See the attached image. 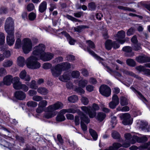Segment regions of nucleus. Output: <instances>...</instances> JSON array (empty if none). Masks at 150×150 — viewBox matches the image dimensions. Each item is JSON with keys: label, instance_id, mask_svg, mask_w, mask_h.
<instances>
[{"label": "nucleus", "instance_id": "nucleus-26", "mask_svg": "<svg viewBox=\"0 0 150 150\" xmlns=\"http://www.w3.org/2000/svg\"><path fill=\"white\" fill-rule=\"evenodd\" d=\"M17 63L19 66L21 67H23L25 63V60L24 58L22 57H19L17 59Z\"/></svg>", "mask_w": 150, "mask_h": 150}, {"label": "nucleus", "instance_id": "nucleus-39", "mask_svg": "<svg viewBox=\"0 0 150 150\" xmlns=\"http://www.w3.org/2000/svg\"><path fill=\"white\" fill-rule=\"evenodd\" d=\"M112 136L113 138L115 139H119L120 140V134L116 131H113L112 133Z\"/></svg>", "mask_w": 150, "mask_h": 150}, {"label": "nucleus", "instance_id": "nucleus-53", "mask_svg": "<svg viewBox=\"0 0 150 150\" xmlns=\"http://www.w3.org/2000/svg\"><path fill=\"white\" fill-rule=\"evenodd\" d=\"M33 100L36 101H40L42 100V97L40 96L35 95L33 96L32 98Z\"/></svg>", "mask_w": 150, "mask_h": 150}, {"label": "nucleus", "instance_id": "nucleus-61", "mask_svg": "<svg viewBox=\"0 0 150 150\" xmlns=\"http://www.w3.org/2000/svg\"><path fill=\"white\" fill-rule=\"evenodd\" d=\"M82 103L84 105H86L88 104L89 102L88 99L85 97H83L81 99Z\"/></svg>", "mask_w": 150, "mask_h": 150}, {"label": "nucleus", "instance_id": "nucleus-54", "mask_svg": "<svg viewBox=\"0 0 150 150\" xmlns=\"http://www.w3.org/2000/svg\"><path fill=\"white\" fill-rule=\"evenodd\" d=\"M72 107V108L68 109V113H75L77 112L76 107L75 105H73Z\"/></svg>", "mask_w": 150, "mask_h": 150}, {"label": "nucleus", "instance_id": "nucleus-34", "mask_svg": "<svg viewBox=\"0 0 150 150\" xmlns=\"http://www.w3.org/2000/svg\"><path fill=\"white\" fill-rule=\"evenodd\" d=\"M88 83V81L86 79H82L79 82V86L81 88H84Z\"/></svg>", "mask_w": 150, "mask_h": 150}, {"label": "nucleus", "instance_id": "nucleus-7", "mask_svg": "<svg viewBox=\"0 0 150 150\" xmlns=\"http://www.w3.org/2000/svg\"><path fill=\"white\" fill-rule=\"evenodd\" d=\"M80 115L81 116V128L83 131L87 130V128L86 126L84 124L83 122L88 124L90 122V120L88 117L83 114L82 112H80Z\"/></svg>", "mask_w": 150, "mask_h": 150}, {"label": "nucleus", "instance_id": "nucleus-44", "mask_svg": "<svg viewBox=\"0 0 150 150\" xmlns=\"http://www.w3.org/2000/svg\"><path fill=\"white\" fill-rule=\"evenodd\" d=\"M47 111L48 112H54V114H55L54 111L56 110L55 108L53 105H50L48 106L47 108Z\"/></svg>", "mask_w": 150, "mask_h": 150}, {"label": "nucleus", "instance_id": "nucleus-32", "mask_svg": "<svg viewBox=\"0 0 150 150\" xmlns=\"http://www.w3.org/2000/svg\"><path fill=\"white\" fill-rule=\"evenodd\" d=\"M120 104L122 106L126 105L128 104L127 99L125 97L121 96L120 98Z\"/></svg>", "mask_w": 150, "mask_h": 150}, {"label": "nucleus", "instance_id": "nucleus-13", "mask_svg": "<svg viewBox=\"0 0 150 150\" xmlns=\"http://www.w3.org/2000/svg\"><path fill=\"white\" fill-rule=\"evenodd\" d=\"M50 70L52 75L55 77L58 76L62 73L57 65L52 67Z\"/></svg>", "mask_w": 150, "mask_h": 150}, {"label": "nucleus", "instance_id": "nucleus-11", "mask_svg": "<svg viewBox=\"0 0 150 150\" xmlns=\"http://www.w3.org/2000/svg\"><path fill=\"white\" fill-rule=\"evenodd\" d=\"M125 36V33L123 30L119 31L115 36L116 40L122 44L124 43L125 41V40L122 39L124 38Z\"/></svg>", "mask_w": 150, "mask_h": 150}, {"label": "nucleus", "instance_id": "nucleus-29", "mask_svg": "<svg viewBox=\"0 0 150 150\" xmlns=\"http://www.w3.org/2000/svg\"><path fill=\"white\" fill-rule=\"evenodd\" d=\"M4 29L8 35L9 34V18H8L6 20L4 25Z\"/></svg>", "mask_w": 150, "mask_h": 150}, {"label": "nucleus", "instance_id": "nucleus-40", "mask_svg": "<svg viewBox=\"0 0 150 150\" xmlns=\"http://www.w3.org/2000/svg\"><path fill=\"white\" fill-rule=\"evenodd\" d=\"M38 105V103L34 101H31L28 102L27 103V105L28 107L31 108L36 107Z\"/></svg>", "mask_w": 150, "mask_h": 150}, {"label": "nucleus", "instance_id": "nucleus-8", "mask_svg": "<svg viewBox=\"0 0 150 150\" xmlns=\"http://www.w3.org/2000/svg\"><path fill=\"white\" fill-rule=\"evenodd\" d=\"M99 91L102 95L106 97L110 96L111 93V90L108 86L103 85L99 88Z\"/></svg>", "mask_w": 150, "mask_h": 150}, {"label": "nucleus", "instance_id": "nucleus-1", "mask_svg": "<svg viewBox=\"0 0 150 150\" xmlns=\"http://www.w3.org/2000/svg\"><path fill=\"white\" fill-rule=\"evenodd\" d=\"M39 57L32 55L26 60L27 67L31 69H36L39 68L41 66L40 64L37 61Z\"/></svg>", "mask_w": 150, "mask_h": 150}, {"label": "nucleus", "instance_id": "nucleus-51", "mask_svg": "<svg viewBox=\"0 0 150 150\" xmlns=\"http://www.w3.org/2000/svg\"><path fill=\"white\" fill-rule=\"evenodd\" d=\"M80 73L79 71H74L72 72L71 75L74 78H78L80 76Z\"/></svg>", "mask_w": 150, "mask_h": 150}, {"label": "nucleus", "instance_id": "nucleus-27", "mask_svg": "<svg viewBox=\"0 0 150 150\" xmlns=\"http://www.w3.org/2000/svg\"><path fill=\"white\" fill-rule=\"evenodd\" d=\"M105 47L108 50H110L113 47V42L110 40H108L105 42Z\"/></svg>", "mask_w": 150, "mask_h": 150}, {"label": "nucleus", "instance_id": "nucleus-46", "mask_svg": "<svg viewBox=\"0 0 150 150\" xmlns=\"http://www.w3.org/2000/svg\"><path fill=\"white\" fill-rule=\"evenodd\" d=\"M56 119L57 121L60 122L64 121L65 118L64 115L59 113L57 116Z\"/></svg>", "mask_w": 150, "mask_h": 150}, {"label": "nucleus", "instance_id": "nucleus-35", "mask_svg": "<svg viewBox=\"0 0 150 150\" xmlns=\"http://www.w3.org/2000/svg\"><path fill=\"white\" fill-rule=\"evenodd\" d=\"M117 8L119 9L125 11H128L133 12H135L136 11L134 9L128 7L122 6H117Z\"/></svg>", "mask_w": 150, "mask_h": 150}, {"label": "nucleus", "instance_id": "nucleus-10", "mask_svg": "<svg viewBox=\"0 0 150 150\" xmlns=\"http://www.w3.org/2000/svg\"><path fill=\"white\" fill-rule=\"evenodd\" d=\"M103 65H104L105 67V69L108 72L113 76L116 79L120 81V79L122 77V76L120 73L118 71L113 70L108 66H105L103 64Z\"/></svg>", "mask_w": 150, "mask_h": 150}, {"label": "nucleus", "instance_id": "nucleus-41", "mask_svg": "<svg viewBox=\"0 0 150 150\" xmlns=\"http://www.w3.org/2000/svg\"><path fill=\"white\" fill-rule=\"evenodd\" d=\"M88 6L89 10L92 11H94L96 7L95 3L93 2L88 3Z\"/></svg>", "mask_w": 150, "mask_h": 150}, {"label": "nucleus", "instance_id": "nucleus-15", "mask_svg": "<svg viewBox=\"0 0 150 150\" xmlns=\"http://www.w3.org/2000/svg\"><path fill=\"white\" fill-rule=\"evenodd\" d=\"M62 72L69 69L71 67L70 64L68 62H63L57 64Z\"/></svg>", "mask_w": 150, "mask_h": 150}, {"label": "nucleus", "instance_id": "nucleus-22", "mask_svg": "<svg viewBox=\"0 0 150 150\" xmlns=\"http://www.w3.org/2000/svg\"><path fill=\"white\" fill-rule=\"evenodd\" d=\"M121 71H122L124 74L126 75H129L133 76L136 78L137 79L139 80H141L142 78L141 77L139 76L138 75H136L134 73L131 71H128L123 69H120Z\"/></svg>", "mask_w": 150, "mask_h": 150}, {"label": "nucleus", "instance_id": "nucleus-5", "mask_svg": "<svg viewBox=\"0 0 150 150\" xmlns=\"http://www.w3.org/2000/svg\"><path fill=\"white\" fill-rule=\"evenodd\" d=\"M45 50V46L43 44H40L38 46L35 47V50L33 52L32 55L39 57L44 54Z\"/></svg>", "mask_w": 150, "mask_h": 150}, {"label": "nucleus", "instance_id": "nucleus-2", "mask_svg": "<svg viewBox=\"0 0 150 150\" xmlns=\"http://www.w3.org/2000/svg\"><path fill=\"white\" fill-rule=\"evenodd\" d=\"M81 108L84 112L88 114L89 117L91 118H93L96 116V111L98 110L99 109L98 105L95 103L93 104L92 108L90 106H82Z\"/></svg>", "mask_w": 150, "mask_h": 150}, {"label": "nucleus", "instance_id": "nucleus-12", "mask_svg": "<svg viewBox=\"0 0 150 150\" xmlns=\"http://www.w3.org/2000/svg\"><path fill=\"white\" fill-rule=\"evenodd\" d=\"M12 78V77L10 75V81L11 79V82L13 84V88L16 90L21 89L22 84L19 81V78L17 77L11 79Z\"/></svg>", "mask_w": 150, "mask_h": 150}, {"label": "nucleus", "instance_id": "nucleus-19", "mask_svg": "<svg viewBox=\"0 0 150 150\" xmlns=\"http://www.w3.org/2000/svg\"><path fill=\"white\" fill-rule=\"evenodd\" d=\"M71 74L68 72L64 73L63 74L59 77V79L61 81L67 82L70 79Z\"/></svg>", "mask_w": 150, "mask_h": 150}, {"label": "nucleus", "instance_id": "nucleus-49", "mask_svg": "<svg viewBox=\"0 0 150 150\" xmlns=\"http://www.w3.org/2000/svg\"><path fill=\"white\" fill-rule=\"evenodd\" d=\"M140 45V44L138 43L134 44L132 46L133 50L135 51H138L142 49Z\"/></svg>", "mask_w": 150, "mask_h": 150}, {"label": "nucleus", "instance_id": "nucleus-37", "mask_svg": "<svg viewBox=\"0 0 150 150\" xmlns=\"http://www.w3.org/2000/svg\"><path fill=\"white\" fill-rule=\"evenodd\" d=\"M87 28H88L87 26L83 25H81L78 26L77 27H75L74 29L75 31L80 33L83 31V29Z\"/></svg>", "mask_w": 150, "mask_h": 150}, {"label": "nucleus", "instance_id": "nucleus-28", "mask_svg": "<svg viewBox=\"0 0 150 150\" xmlns=\"http://www.w3.org/2000/svg\"><path fill=\"white\" fill-rule=\"evenodd\" d=\"M106 117V115L103 112H100L98 113L97 116V119L100 122L102 121Z\"/></svg>", "mask_w": 150, "mask_h": 150}, {"label": "nucleus", "instance_id": "nucleus-45", "mask_svg": "<svg viewBox=\"0 0 150 150\" xmlns=\"http://www.w3.org/2000/svg\"><path fill=\"white\" fill-rule=\"evenodd\" d=\"M54 106L55 109L56 110L59 109V108H62L63 106V104L61 102H58L56 103L53 104Z\"/></svg>", "mask_w": 150, "mask_h": 150}, {"label": "nucleus", "instance_id": "nucleus-9", "mask_svg": "<svg viewBox=\"0 0 150 150\" xmlns=\"http://www.w3.org/2000/svg\"><path fill=\"white\" fill-rule=\"evenodd\" d=\"M123 120V124L125 125H131L132 122V119L130 115L128 113L122 114L120 116Z\"/></svg>", "mask_w": 150, "mask_h": 150}, {"label": "nucleus", "instance_id": "nucleus-31", "mask_svg": "<svg viewBox=\"0 0 150 150\" xmlns=\"http://www.w3.org/2000/svg\"><path fill=\"white\" fill-rule=\"evenodd\" d=\"M131 88L134 91L137 93L138 97L140 98V99H141L143 101H145L146 102L147 101V100L142 95L140 92L137 91L135 88Z\"/></svg>", "mask_w": 150, "mask_h": 150}, {"label": "nucleus", "instance_id": "nucleus-18", "mask_svg": "<svg viewBox=\"0 0 150 150\" xmlns=\"http://www.w3.org/2000/svg\"><path fill=\"white\" fill-rule=\"evenodd\" d=\"M14 96L17 99L22 100L25 99L26 97L25 93L22 91H17L14 93Z\"/></svg>", "mask_w": 150, "mask_h": 150}, {"label": "nucleus", "instance_id": "nucleus-14", "mask_svg": "<svg viewBox=\"0 0 150 150\" xmlns=\"http://www.w3.org/2000/svg\"><path fill=\"white\" fill-rule=\"evenodd\" d=\"M54 56V54L50 53H45L39 57L40 59L44 61H47L51 60Z\"/></svg>", "mask_w": 150, "mask_h": 150}, {"label": "nucleus", "instance_id": "nucleus-56", "mask_svg": "<svg viewBox=\"0 0 150 150\" xmlns=\"http://www.w3.org/2000/svg\"><path fill=\"white\" fill-rule=\"evenodd\" d=\"M66 17L68 19L73 21L75 22L80 21V20L69 15H67Z\"/></svg>", "mask_w": 150, "mask_h": 150}, {"label": "nucleus", "instance_id": "nucleus-59", "mask_svg": "<svg viewBox=\"0 0 150 150\" xmlns=\"http://www.w3.org/2000/svg\"><path fill=\"white\" fill-rule=\"evenodd\" d=\"M112 101L116 103H117V104H119V98L117 95L115 94L114 95L112 96Z\"/></svg>", "mask_w": 150, "mask_h": 150}, {"label": "nucleus", "instance_id": "nucleus-60", "mask_svg": "<svg viewBox=\"0 0 150 150\" xmlns=\"http://www.w3.org/2000/svg\"><path fill=\"white\" fill-rule=\"evenodd\" d=\"M135 31V29L134 28H131L128 30L127 32V35L128 36H130L133 34Z\"/></svg>", "mask_w": 150, "mask_h": 150}, {"label": "nucleus", "instance_id": "nucleus-58", "mask_svg": "<svg viewBox=\"0 0 150 150\" xmlns=\"http://www.w3.org/2000/svg\"><path fill=\"white\" fill-rule=\"evenodd\" d=\"M28 17L30 20L33 21L35 18L36 15L33 12H31L29 14Z\"/></svg>", "mask_w": 150, "mask_h": 150}, {"label": "nucleus", "instance_id": "nucleus-47", "mask_svg": "<svg viewBox=\"0 0 150 150\" xmlns=\"http://www.w3.org/2000/svg\"><path fill=\"white\" fill-rule=\"evenodd\" d=\"M8 12V9L5 7H1L0 8V14H6Z\"/></svg>", "mask_w": 150, "mask_h": 150}, {"label": "nucleus", "instance_id": "nucleus-57", "mask_svg": "<svg viewBox=\"0 0 150 150\" xmlns=\"http://www.w3.org/2000/svg\"><path fill=\"white\" fill-rule=\"evenodd\" d=\"M138 137L137 136H134L132 138V139L129 140V143L133 144L135 143L136 142H138Z\"/></svg>", "mask_w": 150, "mask_h": 150}, {"label": "nucleus", "instance_id": "nucleus-23", "mask_svg": "<svg viewBox=\"0 0 150 150\" xmlns=\"http://www.w3.org/2000/svg\"><path fill=\"white\" fill-rule=\"evenodd\" d=\"M27 73L25 70L22 71L20 74V77L22 79H24L25 81H29L31 78L28 75H27Z\"/></svg>", "mask_w": 150, "mask_h": 150}, {"label": "nucleus", "instance_id": "nucleus-42", "mask_svg": "<svg viewBox=\"0 0 150 150\" xmlns=\"http://www.w3.org/2000/svg\"><path fill=\"white\" fill-rule=\"evenodd\" d=\"M29 86L30 88L32 89H36L38 88V86L36 85V82L33 80L30 83Z\"/></svg>", "mask_w": 150, "mask_h": 150}, {"label": "nucleus", "instance_id": "nucleus-3", "mask_svg": "<svg viewBox=\"0 0 150 150\" xmlns=\"http://www.w3.org/2000/svg\"><path fill=\"white\" fill-rule=\"evenodd\" d=\"M86 42L88 47L87 48L88 52L91 55L93 56L97 60L99 61L100 63H101L103 65V63L102 62V61L104 60L103 59L98 56L93 51L89 49V48H91L93 49L95 48V45L93 42L91 40H87L86 41Z\"/></svg>", "mask_w": 150, "mask_h": 150}, {"label": "nucleus", "instance_id": "nucleus-6", "mask_svg": "<svg viewBox=\"0 0 150 150\" xmlns=\"http://www.w3.org/2000/svg\"><path fill=\"white\" fill-rule=\"evenodd\" d=\"M14 22L13 20L10 17V46L12 45L15 42L14 35Z\"/></svg>", "mask_w": 150, "mask_h": 150}, {"label": "nucleus", "instance_id": "nucleus-62", "mask_svg": "<svg viewBox=\"0 0 150 150\" xmlns=\"http://www.w3.org/2000/svg\"><path fill=\"white\" fill-rule=\"evenodd\" d=\"M51 64L49 63H46L44 64L42 67L43 69H47L52 67Z\"/></svg>", "mask_w": 150, "mask_h": 150}, {"label": "nucleus", "instance_id": "nucleus-36", "mask_svg": "<svg viewBox=\"0 0 150 150\" xmlns=\"http://www.w3.org/2000/svg\"><path fill=\"white\" fill-rule=\"evenodd\" d=\"M55 115L54 112H48L45 113L43 115V117L46 119H49L54 117Z\"/></svg>", "mask_w": 150, "mask_h": 150}, {"label": "nucleus", "instance_id": "nucleus-25", "mask_svg": "<svg viewBox=\"0 0 150 150\" xmlns=\"http://www.w3.org/2000/svg\"><path fill=\"white\" fill-rule=\"evenodd\" d=\"M37 91L38 93L43 95H45L48 93V90L44 87H39L37 88Z\"/></svg>", "mask_w": 150, "mask_h": 150}, {"label": "nucleus", "instance_id": "nucleus-48", "mask_svg": "<svg viewBox=\"0 0 150 150\" xmlns=\"http://www.w3.org/2000/svg\"><path fill=\"white\" fill-rule=\"evenodd\" d=\"M3 83L6 85H8L9 84V76H6L3 79Z\"/></svg>", "mask_w": 150, "mask_h": 150}, {"label": "nucleus", "instance_id": "nucleus-55", "mask_svg": "<svg viewBox=\"0 0 150 150\" xmlns=\"http://www.w3.org/2000/svg\"><path fill=\"white\" fill-rule=\"evenodd\" d=\"M63 58L61 56L59 57L56 58L53 61V62L54 63H57L63 61Z\"/></svg>", "mask_w": 150, "mask_h": 150}, {"label": "nucleus", "instance_id": "nucleus-17", "mask_svg": "<svg viewBox=\"0 0 150 150\" xmlns=\"http://www.w3.org/2000/svg\"><path fill=\"white\" fill-rule=\"evenodd\" d=\"M136 59L137 62L141 63L150 62V58L145 55L137 57Z\"/></svg>", "mask_w": 150, "mask_h": 150}, {"label": "nucleus", "instance_id": "nucleus-4", "mask_svg": "<svg viewBox=\"0 0 150 150\" xmlns=\"http://www.w3.org/2000/svg\"><path fill=\"white\" fill-rule=\"evenodd\" d=\"M32 43L30 39L25 38L24 39L22 43V48L25 54H28L30 51L32 50Z\"/></svg>", "mask_w": 150, "mask_h": 150}, {"label": "nucleus", "instance_id": "nucleus-30", "mask_svg": "<svg viewBox=\"0 0 150 150\" xmlns=\"http://www.w3.org/2000/svg\"><path fill=\"white\" fill-rule=\"evenodd\" d=\"M89 132L93 140L95 141L97 140L98 135L96 131L91 129H89Z\"/></svg>", "mask_w": 150, "mask_h": 150}, {"label": "nucleus", "instance_id": "nucleus-24", "mask_svg": "<svg viewBox=\"0 0 150 150\" xmlns=\"http://www.w3.org/2000/svg\"><path fill=\"white\" fill-rule=\"evenodd\" d=\"M122 146V145L118 143H115L113 144L112 146H110L109 148L104 150H115L117 149Z\"/></svg>", "mask_w": 150, "mask_h": 150}, {"label": "nucleus", "instance_id": "nucleus-64", "mask_svg": "<svg viewBox=\"0 0 150 150\" xmlns=\"http://www.w3.org/2000/svg\"><path fill=\"white\" fill-rule=\"evenodd\" d=\"M81 71V73L83 76L87 77L88 76V71L86 69H82Z\"/></svg>", "mask_w": 150, "mask_h": 150}, {"label": "nucleus", "instance_id": "nucleus-33", "mask_svg": "<svg viewBox=\"0 0 150 150\" xmlns=\"http://www.w3.org/2000/svg\"><path fill=\"white\" fill-rule=\"evenodd\" d=\"M78 98L76 95H73L68 98V100L70 103H74L78 100Z\"/></svg>", "mask_w": 150, "mask_h": 150}, {"label": "nucleus", "instance_id": "nucleus-20", "mask_svg": "<svg viewBox=\"0 0 150 150\" xmlns=\"http://www.w3.org/2000/svg\"><path fill=\"white\" fill-rule=\"evenodd\" d=\"M139 127L145 132H149L150 131V127L147 122L141 121Z\"/></svg>", "mask_w": 150, "mask_h": 150}, {"label": "nucleus", "instance_id": "nucleus-63", "mask_svg": "<svg viewBox=\"0 0 150 150\" xmlns=\"http://www.w3.org/2000/svg\"><path fill=\"white\" fill-rule=\"evenodd\" d=\"M35 8L34 5L32 3L28 4L27 6V9L28 11H31L33 10Z\"/></svg>", "mask_w": 150, "mask_h": 150}, {"label": "nucleus", "instance_id": "nucleus-43", "mask_svg": "<svg viewBox=\"0 0 150 150\" xmlns=\"http://www.w3.org/2000/svg\"><path fill=\"white\" fill-rule=\"evenodd\" d=\"M47 105V101L45 100H42L40 101L38 104V106H40V107H42L44 108Z\"/></svg>", "mask_w": 150, "mask_h": 150}, {"label": "nucleus", "instance_id": "nucleus-16", "mask_svg": "<svg viewBox=\"0 0 150 150\" xmlns=\"http://www.w3.org/2000/svg\"><path fill=\"white\" fill-rule=\"evenodd\" d=\"M122 50L126 53H131L129 54L126 53L125 54V56L127 57H132L134 55L133 52H132V48L129 46H126L123 47Z\"/></svg>", "mask_w": 150, "mask_h": 150}, {"label": "nucleus", "instance_id": "nucleus-52", "mask_svg": "<svg viewBox=\"0 0 150 150\" xmlns=\"http://www.w3.org/2000/svg\"><path fill=\"white\" fill-rule=\"evenodd\" d=\"M5 36L3 33L0 32V45H3L4 42Z\"/></svg>", "mask_w": 150, "mask_h": 150}, {"label": "nucleus", "instance_id": "nucleus-50", "mask_svg": "<svg viewBox=\"0 0 150 150\" xmlns=\"http://www.w3.org/2000/svg\"><path fill=\"white\" fill-rule=\"evenodd\" d=\"M138 142L139 143L147 141L148 139L145 136H144L141 137H138Z\"/></svg>", "mask_w": 150, "mask_h": 150}, {"label": "nucleus", "instance_id": "nucleus-21", "mask_svg": "<svg viewBox=\"0 0 150 150\" xmlns=\"http://www.w3.org/2000/svg\"><path fill=\"white\" fill-rule=\"evenodd\" d=\"M47 3L46 1H44L39 5L38 7V11L41 13L44 12L47 8Z\"/></svg>", "mask_w": 150, "mask_h": 150}, {"label": "nucleus", "instance_id": "nucleus-38", "mask_svg": "<svg viewBox=\"0 0 150 150\" xmlns=\"http://www.w3.org/2000/svg\"><path fill=\"white\" fill-rule=\"evenodd\" d=\"M126 63L130 66L134 67L136 65V62L134 61L131 59H128L126 60Z\"/></svg>", "mask_w": 150, "mask_h": 150}]
</instances>
